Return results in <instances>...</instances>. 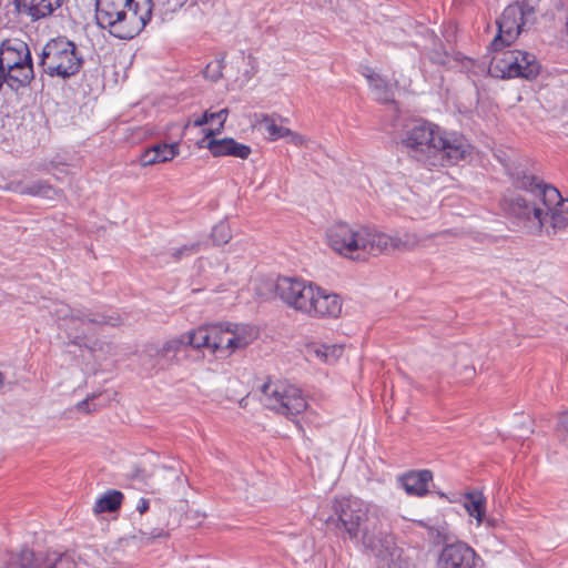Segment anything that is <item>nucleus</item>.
<instances>
[{
  "label": "nucleus",
  "mask_w": 568,
  "mask_h": 568,
  "mask_svg": "<svg viewBox=\"0 0 568 568\" xmlns=\"http://www.w3.org/2000/svg\"><path fill=\"white\" fill-rule=\"evenodd\" d=\"M560 433L564 442L568 445V413L560 418Z\"/></svg>",
  "instance_id": "nucleus-39"
},
{
  "label": "nucleus",
  "mask_w": 568,
  "mask_h": 568,
  "mask_svg": "<svg viewBox=\"0 0 568 568\" xmlns=\"http://www.w3.org/2000/svg\"><path fill=\"white\" fill-rule=\"evenodd\" d=\"M527 22L529 20L526 16H523L519 4L511 3L507 6L497 20L498 33L491 41L490 49L497 52L510 45Z\"/></svg>",
  "instance_id": "nucleus-12"
},
{
  "label": "nucleus",
  "mask_w": 568,
  "mask_h": 568,
  "mask_svg": "<svg viewBox=\"0 0 568 568\" xmlns=\"http://www.w3.org/2000/svg\"><path fill=\"white\" fill-rule=\"evenodd\" d=\"M483 524H485V526L487 528L496 529L501 525V521L498 518L488 517V518H484Z\"/></svg>",
  "instance_id": "nucleus-41"
},
{
  "label": "nucleus",
  "mask_w": 568,
  "mask_h": 568,
  "mask_svg": "<svg viewBox=\"0 0 568 568\" xmlns=\"http://www.w3.org/2000/svg\"><path fill=\"white\" fill-rule=\"evenodd\" d=\"M87 406H88V402L87 400H83V402L79 403V405H78L80 410H83Z\"/></svg>",
  "instance_id": "nucleus-43"
},
{
  "label": "nucleus",
  "mask_w": 568,
  "mask_h": 568,
  "mask_svg": "<svg viewBox=\"0 0 568 568\" xmlns=\"http://www.w3.org/2000/svg\"><path fill=\"white\" fill-rule=\"evenodd\" d=\"M14 568H36V554L33 550L27 549L21 551L14 562Z\"/></svg>",
  "instance_id": "nucleus-33"
},
{
  "label": "nucleus",
  "mask_w": 568,
  "mask_h": 568,
  "mask_svg": "<svg viewBox=\"0 0 568 568\" xmlns=\"http://www.w3.org/2000/svg\"><path fill=\"white\" fill-rule=\"evenodd\" d=\"M402 145L410 159L429 169L455 165L471 152L464 135L425 120L407 125Z\"/></svg>",
  "instance_id": "nucleus-1"
},
{
  "label": "nucleus",
  "mask_w": 568,
  "mask_h": 568,
  "mask_svg": "<svg viewBox=\"0 0 568 568\" xmlns=\"http://www.w3.org/2000/svg\"><path fill=\"white\" fill-rule=\"evenodd\" d=\"M327 245L337 254L351 260H365L390 250H412L418 245L416 235L390 236L366 225L345 222L333 224L326 232Z\"/></svg>",
  "instance_id": "nucleus-2"
},
{
  "label": "nucleus",
  "mask_w": 568,
  "mask_h": 568,
  "mask_svg": "<svg viewBox=\"0 0 568 568\" xmlns=\"http://www.w3.org/2000/svg\"><path fill=\"white\" fill-rule=\"evenodd\" d=\"M211 237L216 245L226 244L232 237L230 225L224 221L217 223L212 230Z\"/></svg>",
  "instance_id": "nucleus-31"
},
{
  "label": "nucleus",
  "mask_w": 568,
  "mask_h": 568,
  "mask_svg": "<svg viewBox=\"0 0 568 568\" xmlns=\"http://www.w3.org/2000/svg\"><path fill=\"white\" fill-rule=\"evenodd\" d=\"M540 0H521L514 4H519L523 16H526L528 20L535 14Z\"/></svg>",
  "instance_id": "nucleus-37"
},
{
  "label": "nucleus",
  "mask_w": 568,
  "mask_h": 568,
  "mask_svg": "<svg viewBox=\"0 0 568 568\" xmlns=\"http://www.w3.org/2000/svg\"><path fill=\"white\" fill-rule=\"evenodd\" d=\"M136 509L139 510L140 514H144L149 509V500L144 498L140 499Z\"/></svg>",
  "instance_id": "nucleus-42"
},
{
  "label": "nucleus",
  "mask_w": 568,
  "mask_h": 568,
  "mask_svg": "<svg viewBox=\"0 0 568 568\" xmlns=\"http://www.w3.org/2000/svg\"><path fill=\"white\" fill-rule=\"evenodd\" d=\"M4 385V375L0 372V388Z\"/></svg>",
  "instance_id": "nucleus-44"
},
{
  "label": "nucleus",
  "mask_w": 568,
  "mask_h": 568,
  "mask_svg": "<svg viewBox=\"0 0 568 568\" xmlns=\"http://www.w3.org/2000/svg\"><path fill=\"white\" fill-rule=\"evenodd\" d=\"M123 499V494L119 490H108L94 504L93 511L95 514L112 513L120 508Z\"/></svg>",
  "instance_id": "nucleus-27"
},
{
  "label": "nucleus",
  "mask_w": 568,
  "mask_h": 568,
  "mask_svg": "<svg viewBox=\"0 0 568 568\" xmlns=\"http://www.w3.org/2000/svg\"><path fill=\"white\" fill-rule=\"evenodd\" d=\"M205 146L210 150L213 156H235L240 159H247L251 154V148L246 144L239 143L232 138L211 139L206 142Z\"/></svg>",
  "instance_id": "nucleus-15"
},
{
  "label": "nucleus",
  "mask_w": 568,
  "mask_h": 568,
  "mask_svg": "<svg viewBox=\"0 0 568 568\" xmlns=\"http://www.w3.org/2000/svg\"><path fill=\"white\" fill-rule=\"evenodd\" d=\"M211 139H212V136H211V138H207V141H209V140H211ZM205 141H206V138H204V139L202 140L201 146H204V142H205Z\"/></svg>",
  "instance_id": "nucleus-45"
},
{
  "label": "nucleus",
  "mask_w": 568,
  "mask_h": 568,
  "mask_svg": "<svg viewBox=\"0 0 568 568\" xmlns=\"http://www.w3.org/2000/svg\"><path fill=\"white\" fill-rule=\"evenodd\" d=\"M229 339H231L229 323L212 324V344L211 353L220 357H227L233 354L230 349Z\"/></svg>",
  "instance_id": "nucleus-19"
},
{
  "label": "nucleus",
  "mask_w": 568,
  "mask_h": 568,
  "mask_svg": "<svg viewBox=\"0 0 568 568\" xmlns=\"http://www.w3.org/2000/svg\"><path fill=\"white\" fill-rule=\"evenodd\" d=\"M28 44L20 39H7L0 44V71L6 77V70H17L21 64L31 62Z\"/></svg>",
  "instance_id": "nucleus-13"
},
{
  "label": "nucleus",
  "mask_w": 568,
  "mask_h": 568,
  "mask_svg": "<svg viewBox=\"0 0 568 568\" xmlns=\"http://www.w3.org/2000/svg\"><path fill=\"white\" fill-rule=\"evenodd\" d=\"M222 69H223V60L212 61L206 65V68L204 70V77L212 81H217L222 77Z\"/></svg>",
  "instance_id": "nucleus-34"
},
{
  "label": "nucleus",
  "mask_w": 568,
  "mask_h": 568,
  "mask_svg": "<svg viewBox=\"0 0 568 568\" xmlns=\"http://www.w3.org/2000/svg\"><path fill=\"white\" fill-rule=\"evenodd\" d=\"M540 71V64L532 53L520 50H508L490 60L489 72L501 79L524 78L535 79Z\"/></svg>",
  "instance_id": "nucleus-10"
},
{
  "label": "nucleus",
  "mask_w": 568,
  "mask_h": 568,
  "mask_svg": "<svg viewBox=\"0 0 568 568\" xmlns=\"http://www.w3.org/2000/svg\"><path fill=\"white\" fill-rule=\"evenodd\" d=\"M514 185L518 189H523L529 192L528 196L538 197L540 202V191L547 186L537 181L532 175L527 174L524 171H518L511 174Z\"/></svg>",
  "instance_id": "nucleus-24"
},
{
  "label": "nucleus",
  "mask_w": 568,
  "mask_h": 568,
  "mask_svg": "<svg viewBox=\"0 0 568 568\" xmlns=\"http://www.w3.org/2000/svg\"><path fill=\"white\" fill-rule=\"evenodd\" d=\"M50 313L57 317L58 326L64 334L68 345H74L79 348H90L89 335L97 328L108 326H119L122 324V317L114 311L98 312L88 308H74L64 303H53Z\"/></svg>",
  "instance_id": "nucleus-6"
},
{
  "label": "nucleus",
  "mask_w": 568,
  "mask_h": 568,
  "mask_svg": "<svg viewBox=\"0 0 568 568\" xmlns=\"http://www.w3.org/2000/svg\"><path fill=\"white\" fill-rule=\"evenodd\" d=\"M261 125H263L265 133L272 141L286 138L287 134H291V130L288 128L276 124V122L268 115L263 116Z\"/></svg>",
  "instance_id": "nucleus-29"
},
{
  "label": "nucleus",
  "mask_w": 568,
  "mask_h": 568,
  "mask_svg": "<svg viewBox=\"0 0 568 568\" xmlns=\"http://www.w3.org/2000/svg\"><path fill=\"white\" fill-rule=\"evenodd\" d=\"M344 347L339 344H313L307 347L308 355H314L325 363H335L343 355Z\"/></svg>",
  "instance_id": "nucleus-26"
},
{
  "label": "nucleus",
  "mask_w": 568,
  "mask_h": 568,
  "mask_svg": "<svg viewBox=\"0 0 568 568\" xmlns=\"http://www.w3.org/2000/svg\"><path fill=\"white\" fill-rule=\"evenodd\" d=\"M186 346L194 349L206 348L211 352L212 324L199 326L183 334Z\"/></svg>",
  "instance_id": "nucleus-21"
},
{
  "label": "nucleus",
  "mask_w": 568,
  "mask_h": 568,
  "mask_svg": "<svg viewBox=\"0 0 568 568\" xmlns=\"http://www.w3.org/2000/svg\"><path fill=\"white\" fill-rule=\"evenodd\" d=\"M73 560L65 554L45 551L38 554V568H73Z\"/></svg>",
  "instance_id": "nucleus-23"
},
{
  "label": "nucleus",
  "mask_w": 568,
  "mask_h": 568,
  "mask_svg": "<svg viewBox=\"0 0 568 568\" xmlns=\"http://www.w3.org/2000/svg\"><path fill=\"white\" fill-rule=\"evenodd\" d=\"M227 115H229V109H222L217 112H209V111H205L203 113L202 116H200L199 119L194 120L193 122V125L194 126H202L204 124H206L207 122L210 121H213V120H219L220 123H219V126L216 129H213V130H207L206 134H205V138H211V136H214V135H217L220 134L223 129H224V123L227 119Z\"/></svg>",
  "instance_id": "nucleus-28"
},
{
  "label": "nucleus",
  "mask_w": 568,
  "mask_h": 568,
  "mask_svg": "<svg viewBox=\"0 0 568 568\" xmlns=\"http://www.w3.org/2000/svg\"><path fill=\"white\" fill-rule=\"evenodd\" d=\"M17 11L28 14L31 21H36V0H14Z\"/></svg>",
  "instance_id": "nucleus-35"
},
{
  "label": "nucleus",
  "mask_w": 568,
  "mask_h": 568,
  "mask_svg": "<svg viewBox=\"0 0 568 568\" xmlns=\"http://www.w3.org/2000/svg\"><path fill=\"white\" fill-rule=\"evenodd\" d=\"M186 347L184 335L182 334L179 337L172 338L164 343L162 348L160 349V355L164 358L172 361L175 358L176 354L183 348Z\"/></svg>",
  "instance_id": "nucleus-30"
},
{
  "label": "nucleus",
  "mask_w": 568,
  "mask_h": 568,
  "mask_svg": "<svg viewBox=\"0 0 568 568\" xmlns=\"http://www.w3.org/2000/svg\"><path fill=\"white\" fill-rule=\"evenodd\" d=\"M368 81L371 89L373 90L376 99L384 103L394 101L393 91L388 83L381 78L379 74L375 73L372 69L365 68L363 73Z\"/></svg>",
  "instance_id": "nucleus-22"
},
{
  "label": "nucleus",
  "mask_w": 568,
  "mask_h": 568,
  "mask_svg": "<svg viewBox=\"0 0 568 568\" xmlns=\"http://www.w3.org/2000/svg\"><path fill=\"white\" fill-rule=\"evenodd\" d=\"M501 207L507 217L521 231L528 234H540L542 232L544 206L531 196L520 194L505 195Z\"/></svg>",
  "instance_id": "nucleus-9"
},
{
  "label": "nucleus",
  "mask_w": 568,
  "mask_h": 568,
  "mask_svg": "<svg viewBox=\"0 0 568 568\" xmlns=\"http://www.w3.org/2000/svg\"><path fill=\"white\" fill-rule=\"evenodd\" d=\"M260 400L265 408L287 418L297 416L307 407L302 390L284 381L264 383Z\"/></svg>",
  "instance_id": "nucleus-8"
},
{
  "label": "nucleus",
  "mask_w": 568,
  "mask_h": 568,
  "mask_svg": "<svg viewBox=\"0 0 568 568\" xmlns=\"http://www.w3.org/2000/svg\"><path fill=\"white\" fill-rule=\"evenodd\" d=\"M475 555L464 542L447 545L440 554L438 568H473Z\"/></svg>",
  "instance_id": "nucleus-14"
},
{
  "label": "nucleus",
  "mask_w": 568,
  "mask_h": 568,
  "mask_svg": "<svg viewBox=\"0 0 568 568\" xmlns=\"http://www.w3.org/2000/svg\"><path fill=\"white\" fill-rule=\"evenodd\" d=\"M275 295L290 308L312 318H337L343 302L339 295L297 277H278Z\"/></svg>",
  "instance_id": "nucleus-4"
},
{
  "label": "nucleus",
  "mask_w": 568,
  "mask_h": 568,
  "mask_svg": "<svg viewBox=\"0 0 568 568\" xmlns=\"http://www.w3.org/2000/svg\"><path fill=\"white\" fill-rule=\"evenodd\" d=\"M38 197L52 201L60 199L61 193L48 184L38 182Z\"/></svg>",
  "instance_id": "nucleus-36"
},
{
  "label": "nucleus",
  "mask_w": 568,
  "mask_h": 568,
  "mask_svg": "<svg viewBox=\"0 0 568 568\" xmlns=\"http://www.w3.org/2000/svg\"><path fill=\"white\" fill-rule=\"evenodd\" d=\"M432 479V471L425 469L405 474L399 480L408 495L424 496L428 491V484Z\"/></svg>",
  "instance_id": "nucleus-17"
},
{
  "label": "nucleus",
  "mask_w": 568,
  "mask_h": 568,
  "mask_svg": "<svg viewBox=\"0 0 568 568\" xmlns=\"http://www.w3.org/2000/svg\"><path fill=\"white\" fill-rule=\"evenodd\" d=\"M335 514L339 528L374 555L383 556L393 547L394 538L384 529L385 514L379 507L348 497L336 501Z\"/></svg>",
  "instance_id": "nucleus-3"
},
{
  "label": "nucleus",
  "mask_w": 568,
  "mask_h": 568,
  "mask_svg": "<svg viewBox=\"0 0 568 568\" xmlns=\"http://www.w3.org/2000/svg\"><path fill=\"white\" fill-rule=\"evenodd\" d=\"M286 138L290 139V142L296 146L303 145L305 142V138L296 132L291 131V134H287Z\"/></svg>",
  "instance_id": "nucleus-40"
},
{
  "label": "nucleus",
  "mask_w": 568,
  "mask_h": 568,
  "mask_svg": "<svg viewBox=\"0 0 568 568\" xmlns=\"http://www.w3.org/2000/svg\"><path fill=\"white\" fill-rule=\"evenodd\" d=\"M33 77V68L32 61L28 62V64H21V68H17V70H6V80L4 82L12 90H18L20 87L26 85L30 82Z\"/></svg>",
  "instance_id": "nucleus-25"
},
{
  "label": "nucleus",
  "mask_w": 568,
  "mask_h": 568,
  "mask_svg": "<svg viewBox=\"0 0 568 568\" xmlns=\"http://www.w3.org/2000/svg\"><path fill=\"white\" fill-rule=\"evenodd\" d=\"M64 0H40L38 2V19L51 16L60 9Z\"/></svg>",
  "instance_id": "nucleus-32"
},
{
  "label": "nucleus",
  "mask_w": 568,
  "mask_h": 568,
  "mask_svg": "<svg viewBox=\"0 0 568 568\" xmlns=\"http://www.w3.org/2000/svg\"><path fill=\"white\" fill-rule=\"evenodd\" d=\"M152 0H97L98 24L119 39H131L151 20Z\"/></svg>",
  "instance_id": "nucleus-5"
},
{
  "label": "nucleus",
  "mask_w": 568,
  "mask_h": 568,
  "mask_svg": "<svg viewBox=\"0 0 568 568\" xmlns=\"http://www.w3.org/2000/svg\"><path fill=\"white\" fill-rule=\"evenodd\" d=\"M463 506L467 514L476 519V525L480 526L486 515V498L483 493L478 490L466 493Z\"/></svg>",
  "instance_id": "nucleus-20"
},
{
  "label": "nucleus",
  "mask_w": 568,
  "mask_h": 568,
  "mask_svg": "<svg viewBox=\"0 0 568 568\" xmlns=\"http://www.w3.org/2000/svg\"><path fill=\"white\" fill-rule=\"evenodd\" d=\"M540 202L544 206L542 232L556 235L568 230V199H562L554 186H545L540 191Z\"/></svg>",
  "instance_id": "nucleus-11"
},
{
  "label": "nucleus",
  "mask_w": 568,
  "mask_h": 568,
  "mask_svg": "<svg viewBox=\"0 0 568 568\" xmlns=\"http://www.w3.org/2000/svg\"><path fill=\"white\" fill-rule=\"evenodd\" d=\"M231 339L230 349L235 353L239 349L247 347L256 338V331L248 325L229 323Z\"/></svg>",
  "instance_id": "nucleus-18"
},
{
  "label": "nucleus",
  "mask_w": 568,
  "mask_h": 568,
  "mask_svg": "<svg viewBox=\"0 0 568 568\" xmlns=\"http://www.w3.org/2000/svg\"><path fill=\"white\" fill-rule=\"evenodd\" d=\"M179 143L154 144L141 154L140 163L142 166H149L158 163L169 162L179 155Z\"/></svg>",
  "instance_id": "nucleus-16"
},
{
  "label": "nucleus",
  "mask_w": 568,
  "mask_h": 568,
  "mask_svg": "<svg viewBox=\"0 0 568 568\" xmlns=\"http://www.w3.org/2000/svg\"><path fill=\"white\" fill-rule=\"evenodd\" d=\"M200 250V243H193L191 245H183L182 247L175 248L172 252V256L175 260H180L184 255H191Z\"/></svg>",
  "instance_id": "nucleus-38"
},
{
  "label": "nucleus",
  "mask_w": 568,
  "mask_h": 568,
  "mask_svg": "<svg viewBox=\"0 0 568 568\" xmlns=\"http://www.w3.org/2000/svg\"><path fill=\"white\" fill-rule=\"evenodd\" d=\"M82 63L74 42L62 36L50 39L40 54V64L50 77L68 79L80 71Z\"/></svg>",
  "instance_id": "nucleus-7"
}]
</instances>
